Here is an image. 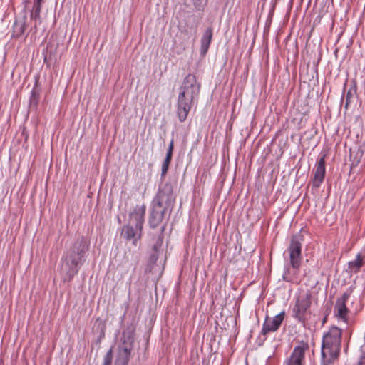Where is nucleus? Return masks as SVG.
Wrapping results in <instances>:
<instances>
[{
    "label": "nucleus",
    "mask_w": 365,
    "mask_h": 365,
    "mask_svg": "<svg viewBox=\"0 0 365 365\" xmlns=\"http://www.w3.org/2000/svg\"><path fill=\"white\" fill-rule=\"evenodd\" d=\"M88 247V246L83 237L78 239L66 255L62 257L61 273L64 282H70L78 274L81 266L85 261V254Z\"/></svg>",
    "instance_id": "1"
},
{
    "label": "nucleus",
    "mask_w": 365,
    "mask_h": 365,
    "mask_svg": "<svg viewBox=\"0 0 365 365\" xmlns=\"http://www.w3.org/2000/svg\"><path fill=\"white\" fill-rule=\"evenodd\" d=\"M200 85L192 74H188L180 87L178 98L177 114L180 122H184L190 111L194 98L198 96Z\"/></svg>",
    "instance_id": "2"
},
{
    "label": "nucleus",
    "mask_w": 365,
    "mask_h": 365,
    "mask_svg": "<svg viewBox=\"0 0 365 365\" xmlns=\"http://www.w3.org/2000/svg\"><path fill=\"white\" fill-rule=\"evenodd\" d=\"M145 210L146 207L144 205L136 206L129 215L128 224L123 228V237L127 240H133L135 245L142 236Z\"/></svg>",
    "instance_id": "3"
},
{
    "label": "nucleus",
    "mask_w": 365,
    "mask_h": 365,
    "mask_svg": "<svg viewBox=\"0 0 365 365\" xmlns=\"http://www.w3.org/2000/svg\"><path fill=\"white\" fill-rule=\"evenodd\" d=\"M302 235L300 234L292 236L290 245L288 248L290 264L294 269L293 274L291 273L290 268H287L284 272L282 278L289 282H297V269L301 263V252H302Z\"/></svg>",
    "instance_id": "4"
},
{
    "label": "nucleus",
    "mask_w": 365,
    "mask_h": 365,
    "mask_svg": "<svg viewBox=\"0 0 365 365\" xmlns=\"http://www.w3.org/2000/svg\"><path fill=\"white\" fill-rule=\"evenodd\" d=\"M342 330L336 326L331 327L324 334L322 344V356H338L341 351Z\"/></svg>",
    "instance_id": "5"
},
{
    "label": "nucleus",
    "mask_w": 365,
    "mask_h": 365,
    "mask_svg": "<svg viewBox=\"0 0 365 365\" xmlns=\"http://www.w3.org/2000/svg\"><path fill=\"white\" fill-rule=\"evenodd\" d=\"M175 200V197L173 194V185L170 183H165L160 187L157 195L153 200L152 204L170 211Z\"/></svg>",
    "instance_id": "6"
},
{
    "label": "nucleus",
    "mask_w": 365,
    "mask_h": 365,
    "mask_svg": "<svg viewBox=\"0 0 365 365\" xmlns=\"http://www.w3.org/2000/svg\"><path fill=\"white\" fill-rule=\"evenodd\" d=\"M310 306L311 295L308 293L300 294L292 309L293 317L299 322L304 321Z\"/></svg>",
    "instance_id": "7"
},
{
    "label": "nucleus",
    "mask_w": 365,
    "mask_h": 365,
    "mask_svg": "<svg viewBox=\"0 0 365 365\" xmlns=\"http://www.w3.org/2000/svg\"><path fill=\"white\" fill-rule=\"evenodd\" d=\"M309 349V345L301 341L294 346L291 355L284 361V365H304L305 353Z\"/></svg>",
    "instance_id": "8"
},
{
    "label": "nucleus",
    "mask_w": 365,
    "mask_h": 365,
    "mask_svg": "<svg viewBox=\"0 0 365 365\" xmlns=\"http://www.w3.org/2000/svg\"><path fill=\"white\" fill-rule=\"evenodd\" d=\"M350 294L351 292H345L340 298L337 299L334 307L335 315L343 322H346L347 320L348 309L346 308V302L349 298Z\"/></svg>",
    "instance_id": "9"
},
{
    "label": "nucleus",
    "mask_w": 365,
    "mask_h": 365,
    "mask_svg": "<svg viewBox=\"0 0 365 365\" xmlns=\"http://www.w3.org/2000/svg\"><path fill=\"white\" fill-rule=\"evenodd\" d=\"M284 312H282L279 314L276 315L273 318H269L268 317H267L263 324V327L262 329L261 334L263 335H266L269 332L277 331L279 328L284 319Z\"/></svg>",
    "instance_id": "10"
},
{
    "label": "nucleus",
    "mask_w": 365,
    "mask_h": 365,
    "mask_svg": "<svg viewBox=\"0 0 365 365\" xmlns=\"http://www.w3.org/2000/svg\"><path fill=\"white\" fill-rule=\"evenodd\" d=\"M167 210L163 207L152 204V210L148 220V223L152 228H155L161 224Z\"/></svg>",
    "instance_id": "11"
},
{
    "label": "nucleus",
    "mask_w": 365,
    "mask_h": 365,
    "mask_svg": "<svg viewBox=\"0 0 365 365\" xmlns=\"http://www.w3.org/2000/svg\"><path fill=\"white\" fill-rule=\"evenodd\" d=\"M325 175V160L324 157H322L317 162L314 175L312 181L313 186L319 187L324 180Z\"/></svg>",
    "instance_id": "12"
},
{
    "label": "nucleus",
    "mask_w": 365,
    "mask_h": 365,
    "mask_svg": "<svg viewBox=\"0 0 365 365\" xmlns=\"http://www.w3.org/2000/svg\"><path fill=\"white\" fill-rule=\"evenodd\" d=\"M130 349L125 344L118 348V353L115 361V365H128L130 359Z\"/></svg>",
    "instance_id": "13"
},
{
    "label": "nucleus",
    "mask_w": 365,
    "mask_h": 365,
    "mask_svg": "<svg viewBox=\"0 0 365 365\" xmlns=\"http://www.w3.org/2000/svg\"><path fill=\"white\" fill-rule=\"evenodd\" d=\"M213 29L208 27L204 32L200 41V54L204 56L207 53L212 38Z\"/></svg>",
    "instance_id": "14"
},
{
    "label": "nucleus",
    "mask_w": 365,
    "mask_h": 365,
    "mask_svg": "<svg viewBox=\"0 0 365 365\" xmlns=\"http://www.w3.org/2000/svg\"><path fill=\"white\" fill-rule=\"evenodd\" d=\"M364 264V257H361L360 254L356 255V258L349 262V268L351 272H357Z\"/></svg>",
    "instance_id": "15"
},
{
    "label": "nucleus",
    "mask_w": 365,
    "mask_h": 365,
    "mask_svg": "<svg viewBox=\"0 0 365 365\" xmlns=\"http://www.w3.org/2000/svg\"><path fill=\"white\" fill-rule=\"evenodd\" d=\"M39 91L36 88H34L31 91V96L30 99V107H36L38 102Z\"/></svg>",
    "instance_id": "16"
},
{
    "label": "nucleus",
    "mask_w": 365,
    "mask_h": 365,
    "mask_svg": "<svg viewBox=\"0 0 365 365\" xmlns=\"http://www.w3.org/2000/svg\"><path fill=\"white\" fill-rule=\"evenodd\" d=\"M41 2L42 1L37 0L34 4V11L31 13L32 17L36 18L39 16L41 12Z\"/></svg>",
    "instance_id": "17"
},
{
    "label": "nucleus",
    "mask_w": 365,
    "mask_h": 365,
    "mask_svg": "<svg viewBox=\"0 0 365 365\" xmlns=\"http://www.w3.org/2000/svg\"><path fill=\"white\" fill-rule=\"evenodd\" d=\"M113 361V349L110 348L106 353L103 359V365H111Z\"/></svg>",
    "instance_id": "18"
},
{
    "label": "nucleus",
    "mask_w": 365,
    "mask_h": 365,
    "mask_svg": "<svg viewBox=\"0 0 365 365\" xmlns=\"http://www.w3.org/2000/svg\"><path fill=\"white\" fill-rule=\"evenodd\" d=\"M173 146H174V141L172 139L170 140V144H169V146H168V149L167 150L166 156H165V158L164 160L165 161H167V162H169V163L171 162L172 155H173Z\"/></svg>",
    "instance_id": "19"
},
{
    "label": "nucleus",
    "mask_w": 365,
    "mask_h": 365,
    "mask_svg": "<svg viewBox=\"0 0 365 365\" xmlns=\"http://www.w3.org/2000/svg\"><path fill=\"white\" fill-rule=\"evenodd\" d=\"M22 33H23V24L15 23L14 27L13 36L19 38L21 36Z\"/></svg>",
    "instance_id": "20"
},
{
    "label": "nucleus",
    "mask_w": 365,
    "mask_h": 365,
    "mask_svg": "<svg viewBox=\"0 0 365 365\" xmlns=\"http://www.w3.org/2000/svg\"><path fill=\"white\" fill-rule=\"evenodd\" d=\"M338 356H322V362H321V365H330L331 361L336 359Z\"/></svg>",
    "instance_id": "21"
},
{
    "label": "nucleus",
    "mask_w": 365,
    "mask_h": 365,
    "mask_svg": "<svg viewBox=\"0 0 365 365\" xmlns=\"http://www.w3.org/2000/svg\"><path fill=\"white\" fill-rule=\"evenodd\" d=\"M170 163L164 160V162L162 165V168H161V175L162 176L165 175V174L167 173Z\"/></svg>",
    "instance_id": "22"
},
{
    "label": "nucleus",
    "mask_w": 365,
    "mask_h": 365,
    "mask_svg": "<svg viewBox=\"0 0 365 365\" xmlns=\"http://www.w3.org/2000/svg\"><path fill=\"white\" fill-rule=\"evenodd\" d=\"M158 253H154V254L151 255L150 257V263L155 264L156 262V261L158 260Z\"/></svg>",
    "instance_id": "23"
},
{
    "label": "nucleus",
    "mask_w": 365,
    "mask_h": 365,
    "mask_svg": "<svg viewBox=\"0 0 365 365\" xmlns=\"http://www.w3.org/2000/svg\"><path fill=\"white\" fill-rule=\"evenodd\" d=\"M351 96H352L351 92L350 91H348L346 93V105H345L346 108H347V106H348L349 103H350V98H351Z\"/></svg>",
    "instance_id": "24"
},
{
    "label": "nucleus",
    "mask_w": 365,
    "mask_h": 365,
    "mask_svg": "<svg viewBox=\"0 0 365 365\" xmlns=\"http://www.w3.org/2000/svg\"><path fill=\"white\" fill-rule=\"evenodd\" d=\"M162 242H163V239L160 237L158 240V242H156V244L153 246V250H155V253H158V246L161 245Z\"/></svg>",
    "instance_id": "25"
},
{
    "label": "nucleus",
    "mask_w": 365,
    "mask_h": 365,
    "mask_svg": "<svg viewBox=\"0 0 365 365\" xmlns=\"http://www.w3.org/2000/svg\"><path fill=\"white\" fill-rule=\"evenodd\" d=\"M357 365H365V354L360 356Z\"/></svg>",
    "instance_id": "26"
},
{
    "label": "nucleus",
    "mask_w": 365,
    "mask_h": 365,
    "mask_svg": "<svg viewBox=\"0 0 365 365\" xmlns=\"http://www.w3.org/2000/svg\"><path fill=\"white\" fill-rule=\"evenodd\" d=\"M194 4H195V8H196L197 10L200 11V10H202V9H203V6H202V5H201V4H197L196 3H194Z\"/></svg>",
    "instance_id": "27"
},
{
    "label": "nucleus",
    "mask_w": 365,
    "mask_h": 365,
    "mask_svg": "<svg viewBox=\"0 0 365 365\" xmlns=\"http://www.w3.org/2000/svg\"><path fill=\"white\" fill-rule=\"evenodd\" d=\"M101 334H102V336H104V325L102 324V327H101Z\"/></svg>",
    "instance_id": "28"
},
{
    "label": "nucleus",
    "mask_w": 365,
    "mask_h": 365,
    "mask_svg": "<svg viewBox=\"0 0 365 365\" xmlns=\"http://www.w3.org/2000/svg\"><path fill=\"white\" fill-rule=\"evenodd\" d=\"M151 269H152V268H151V267H150V268H149V269H148V268H147L145 271H146V272H148H148H151Z\"/></svg>",
    "instance_id": "29"
},
{
    "label": "nucleus",
    "mask_w": 365,
    "mask_h": 365,
    "mask_svg": "<svg viewBox=\"0 0 365 365\" xmlns=\"http://www.w3.org/2000/svg\"><path fill=\"white\" fill-rule=\"evenodd\" d=\"M164 229H165V227L163 226V227H162V231H163V230H164Z\"/></svg>",
    "instance_id": "30"
}]
</instances>
